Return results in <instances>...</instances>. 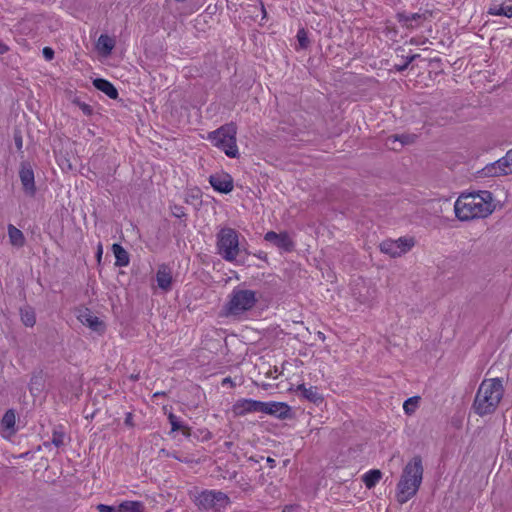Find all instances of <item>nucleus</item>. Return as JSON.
I'll return each mask as SVG.
<instances>
[{"instance_id":"nucleus-15","label":"nucleus","mask_w":512,"mask_h":512,"mask_svg":"<svg viewBox=\"0 0 512 512\" xmlns=\"http://www.w3.org/2000/svg\"><path fill=\"white\" fill-rule=\"evenodd\" d=\"M258 400L240 399L233 405V412L238 416L258 412Z\"/></svg>"},{"instance_id":"nucleus-42","label":"nucleus","mask_w":512,"mask_h":512,"mask_svg":"<svg viewBox=\"0 0 512 512\" xmlns=\"http://www.w3.org/2000/svg\"><path fill=\"white\" fill-rule=\"evenodd\" d=\"M102 254H103V246L99 242L97 245V251H96V258H97L98 263L101 262Z\"/></svg>"},{"instance_id":"nucleus-27","label":"nucleus","mask_w":512,"mask_h":512,"mask_svg":"<svg viewBox=\"0 0 512 512\" xmlns=\"http://www.w3.org/2000/svg\"><path fill=\"white\" fill-rule=\"evenodd\" d=\"M20 316L23 324L27 327H33L36 323L35 312L31 307L20 309Z\"/></svg>"},{"instance_id":"nucleus-21","label":"nucleus","mask_w":512,"mask_h":512,"mask_svg":"<svg viewBox=\"0 0 512 512\" xmlns=\"http://www.w3.org/2000/svg\"><path fill=\"white\" fill-rule=\"evenodd\" d=\"M271 415L275 416L279 419H287L290 418L291 413V407L287 405L284 402H273V405H271Z\"/></svg>"},{"instance_id":"nucleus-41","label":"nucleus","mask_w":512,"mask_h":512,"mask_svg":"<svg viewBox=\"0 0 512 512\" xmlns=\"http://www.w3.org/2000/svg\"><path fill=\"white\" fill-rule=\"evenodd\" d=\"M125 425L129 426V427H133L134 426V423H133V415L131 412H128L126 414V417H125V421H124Z\"/></svg>"},{"instance_id":"nucleus-32","label":"nucleus","mask_w":512,"mask_h":512,"mask_svg":"<svg viewBox=\"0 0 512 512\" xmlns=\"http://www.w3.org/2000/svg\"><path fill=\"white\" fill-rule=\"evenodd\" d=\"M297 40L299 49H307L309 47L310 41L308 38V33L304 28L298 30Z\"/></svg>"},{"instance_id":"nucleus-44","label":"nucleus","mask_w":512,"mask_h":512,"mask_svg":"<svg viewBox=\"0 0 512 512\" xmlns=\"http://www.w3.org/2000/svg\"><path fill=\"white\" fill-rule=\"evenodd\" d=\"M266 462L270 465V467H274L275 465V460L271 457H267Z\"/></svg>"},{"instance_id":"nucleus-23","label":"nucleus","mask_w":512,"mask_h":512,"mask_svg":"<svg viewBox=\"0 0 512 512\" xmlns=\"http://www.w3.org/2000/svg\"><path fill=\"white\" fill-rule=\"evenodd\" d=\"M8 236L10 243L16 247H23L25 244V236L21 230L16 228L14 225H8Z\"/></svg>"},{"instance_id":"nucleus-2","label":"nucleus","mask_w":512,"mask_h":512,"mask_svg":"<svg viewBox=\"0 0 512 512\" xmlns=\"http://www.w3.org/2000/svg\"><path fill=\"white\" fill-rule=\"evenodd\" d=\"M504 391L502 379H484L477 389L472 404L473 411L480 417L493 414L503 398Z\"/></svg>"},{"instance_id":"nucleus-38","label":"nucleus","mask_w":512,"mask_h":512,"mask_svg":"<svg viewBox=\"0 0 512 512\" xmlns=\"http://www.w3.org/2000/svg\"><path fill=\"white\" fill-rule=\"evenodd\" d=\"M172 214H173V216H175L177 218H182V217L186 216V213L184 211V207H182L180 205H174L172 207Z\"/></svg>"},{"instance_id":"nucleus-9","label":"nucleus","mask_w":512,"mask_h":512,"mask_svg":"<svg viewBox=\"0 0 512 512\" xmlns=\"http://www.w3.org/2000/svg\"><path fill=\"white\" fill-rule=\"evenodd\" d=\"M414 245L413 239L399 238L397 240L387 239L380 243V250L393 258L400 257L408 252Z\"/></svg>"},{"instance_id":"nucleus-40","label":"nucleus","mask_w":512,"mask_h":512,"mask_svg":"<svg viewBox=\"0 0 512 512\" xmlns=\"http://www.w3.org/2000/svg\"><path fill=\"white\" fill-rule=\"evenodd\" d=\"M42 53L46 60L50 61L54 58V50L50 47H44Z\"/></svg>"},{"instance_id":"nucleus-48","label":"nucleus","mask_w":512,"mask_h":512,"mask_svg":"<svg viewBox=\"0 0 512 512\" xmlns=\"http://www.w3.org/2000/svg\"><path fill=\"white\" fill-rule=\"evenodd\" d=\"M161 395H163V393L157 392L154 394V397L161 396Z\"/></svg>"},{"instance_id":"nucleus-28","label":"nucleus","mask_w":512,"mask_h":512,"mask_svg":"<svg viewBox=\"0 0 512 512\" xmlns=\"http://www.w3.org/2000/svg\"><path fill=\"white\" fill-rule=\"evenodd\" d=\"M144 505L139 501H124L119 505V512H144Z\"/></svg>"},{"instance_id":"nucleus-11","label":"nucleus","mask_w":512,"mask_h":512,"mask_svg":"<svg viewBox=\"0 0 512 512\" xmlns=\"http://www.w3.org/2000/svg\"><path fill=\"white\" fill-rule=\"evenodd\" d=\"M77 318L79 321L89 327L91 330L102 334L105 331V323L95 316L92 311L88 308H82L78 311Z\"/></svg>"},{"instance_id":"nucleus-20","label":"nucleus","mask_w":512,"mask_h":512,"mask_svg":"<svg viewBox=\"0 0 512 512\" xmlns=\"http://www.w3.org/2000/svg\"><path fill=\"white\" fill-rule=\"evenodd\" d=\"M112 251L116 258L115 266L125 267L129 264L130 258L128 252L118 243L112 245Z\"/></svg>"},{"instance_id":"nucleus-30","label":"nucleus","mask_w":512,"mask_h":512,"mask_svg":"<svg viewBox=\"0 0 512 512\" xmlns=\"http://www.w3.org/2000/svg\"><path fill=\"white\" fill-rule=\"evenodd\" d=\"M15 422H16L15 411L13 409L7 410L2 417V421H1L2 426L8 430H14Z\"/></svg>"},{"instance_id":"nucleus-45","label":"nucleus","mask_w":512,"mask_h":512,"mask_svg":"<svg viewBox=\"0 0 512 512\" xmlns=\"http://www.w3.org/2000/svg\"><path fill=\"white\" fill-rule=\"evenodd\" d=\"M237 475H238L237 471H233V472H231L229 474V479L230 480H236L237 479Z\"/></svg>"},{"instance_id":"nucleus-49","label":"nucleus","mask_w":512,"mask_h":512,"mask_svg":"<svg viewBox=\"0 0 512 512\" xmlns=\"http://www.w3.org/2000/svg\"><path fill=\"white\" fill-rule=\"evenodd\" d=\"M359 299H360V301H361V302H363V303L367 301V298H363V299H362V298H359Z\"/></svg>"},{"instance_id":"nucleus-13","label":"nucleus","mask_w":512,"mask_h":512,"mask_svg":"<svg viewBox=\"0 0 512 512\" xmlns=\"http://www.w3.org/2000/svg\"><path fill=\"white\" fill-rule=\"evenodd\" d=\"M209 183L214 188V190L220 193H229L233 190V179L227 173H216L210 175Z\"/></svg>"},{"instance_id":"nucleus-7","label":"nucleus","mask_w":512,"mask_h":512,"mask_svg":"<svg viewBox=\"0 0 512 512\" xmlns=\"http://www.w3.org/2000/svg\"><path fill=\"white\" fill-rule=\"evenodd\" d=\"M256 302L257 297L254 291L234 289L226 307L230 315H239L253 308Z\"/></svg>"},{"instance_id":"nucleus-31","label":"nucleus","mask_w":512,"mask_h":512,"mask_svg":"<svg viewBox=\"0 0 512 512\" xmlns=\"http://www.w3.org/2000/svg\"><path fill=\"white\" fill-rule=\"evenodd\" d=\"M419 400L420 397L418 396L408 398L403 404L405 413L408 415L413 414L418 406Z\"/></svg>"},{"instance_id":"nucleus-39","label":"nucleus","mask_w":512,"mask_h":512,"mask_svg":"<svg viewBox=\"0 0 512 512\" xmlns=\"http://www.w3.org/2000/svg\"><path fill=\"white\" fill-rule=\"evenodd\" d=\"M14 143L17 150L21 152L23 147V138L21 133L18 131L14 133Z\"/></svg>"},{"instance_id":"nucleus-18","label":"nucleus","mask_w":512,"mask_h":512,"mask_svg":"<svg viewBox=\"0 0 512 512\" xmlns=\"http://www.w3.org/2000/svg\"><path fill=\"white\" fill-rule=\"evenodd\" d=\"M488 14L512 18V0H504L501 4L492 3Z\"/></svg>"},{"instance_id":"nucleus-1","label":"nucleus","mask_w":512,"mask_h":512,"mask_svg":"<svg viewBox=\"0 0 512 512\" xmlns=\"http://www.w3.org/2000/svg\"><path fill=\"white\" fill-rule=\"evenodd\" d=\"M494 209L493 194L487 190L462 193L454 204L455 215L460 221L486 218Z\"/></svg>"},{"instance_id":"nucleus-29","label":"nucleus","mask_w":512,"mask_h":512,"mask_svg":"<svg viewBox=\"0 0 512 512\" xmlns=\"http://www.w3.org/2000/svg\"><path fill=\"white\" fill-rule=\"evenodd\" d=\"M65 432L62 426H57L53 429L51 442L57 448L64 446L65 444Z\"/></svg>"},{"instance_id":"nucleus-37","label":"nucleus","mask_w":512,"mask_h":512,"mask_svg":"<svg viewBox=\"0 0 512 512\" xmlns=\"http://www.w3.org/2000/svg\"><path fill=\"white\" fill-rule=\"evenodd\" d=\"M98 512H119V505L117 507L109 506L105 504L97 505Z\"/></svg>"},{"instance_id":"nucleus-6","label":"nucleus","mask_w":512,"mask_h":512,"mask_svg":"<svg viewBox=\"0 0 512 512\" xmlns=\"http://www.w3.org/2000/svg\"><path fill=\"white\" fill-rule=\"evenodd\" d=\"M195 505L206 512H224L231 504L229 496L219 490H203L194 500Z\"/></svg>"},{"instance_id":"nucleus-3","label":"nucleus","mask_w":512,"mask_h":512,"mask_svg":"<svg viewBox=\"0 0 512 512\" xmlns=\"http://www.w3.org/2000/svg\"><path fill=\"white\" fill-rule=\"evenodd\" d=\"M423 464L419 455L414 456L403 468L397 483L396 498L400 504H404L414 497L423 480Z\"/></svg>"},{"instance_id":"nucleus-46","label":"nucleus","mask_w":512,"mask_h":512,"mask_svg":"<svg viewBox=\"0 0 512 512\" xmlns=\"http://www.w3.org/2000/svg\"><path fill=\"white\" fill-rule=\"evenodd\" d=\"M258 258L260 259H263V260H266L267 259V255L266 253L264 252H260L258 255H257Z\"/></svg>"},{"instance_id":"nucleus-17","label":"nucleus","mask_w":512,"mask_h":512,"mask_svg":"<svg viewBox=\"0 0 512 512\" xmlns=\"http://www.w3.org/2000/svg\"><path fill=\"white\" fill-rule=\"evenodd\" d=\"M156 280L158 287L162 290L169 291L171 289L172 274L170 268L167 265L163 264L159 266L156 273Z\"/></svg>"},{"instance_id":"nucleus-51","label":"nucleus","mask_w":512,"mask_h":512,"mask_svg":"<svg viewBox=\"0 0 512 512\" xmlns=\"http://www.w3.org/2000/svg\"><path fill=\"white\" fill-rule=\"evenodd\" d=\"M250 461H256L253 457L249 458Z\"/></svg>"},{"instance_id":"nucleus-25","label":"nucleus","mask_w":512,"mask_h":512,"mask_svg":"<svg viewBox=\"0 0 512 512\" xmlns=\"http://www.w3.org/2000/svg\"><path fill=\"white\" fill-rule=\"evenodd\" d=\"M382 473L378 469H372L365 473L362 480L368 489L373 488L381 479Z\"/></svg>"},{"instance_id":"nucleus-50","label":"nucleus","mask_w":512,"mask_h":512,"mask_svg":"<svg viewBox=\"0 0 512 512\" xmlns=\"http://www.w3.org/2000/svg\"><path fill=\"white\" fill-rule=\"evenodd\" d=\"M225 445H226L227 447H230V446L232 445V443H231V442H226V443H225Z\"/></svg>"},{"instance_id":"nucleus-5","label":"nucleus","mask_w":512,"mask_h":512,"mask_svg":"<svg viewBox=\"0 0 512 512\" xmlns=\"http://www.w3.org/2000/svg\"><path fill=\"white\" fill-rule=\"evenodd\" d=\"M217 253L227 262H234L241 252L239 233L229 227L219 230L216 235Z\"/></svg>"},{"instance_id":"nucleus-12","label":"nucleus","mask_w":512,"mask_h":512,"mask_svg":"<svg viewBox=\"0 0 512 512\" xmlns=\"http://www.w3.org/2000/svg\"><path fill=\"white\" fill-rule=\"evenodd\" d=\"M264 239L286 252L292 251L294 247V243L287 232L276 233L269 231L265 234Z\"/></svg>"},{"instance_id":"nucleus-19","label":"nucleus","mask_w":512,"mask_h":512,"mask_svg":"<svg viewBox=\"0 0 512 512\" xmlns=\"http://www.w3.org/2000/svg\"><path fill=\"white\" fill-rule=\"evenodd\" d=\"M93 85L96 89L106 94L109 98H118V91L110 81L103 78H97L93 80Z\"/></svg>"},{"instance_id":"nucleus-47","label":"nucleus","mask_w":512,"mask_h":512,"mask_svg":"<svg viewBox=\"0 0 512 512\" xmlns=\"http://www.w3.org/2000/svg\"><path fill=\"white\" fill-rule=\"evenodd\" d=\"M226 383H232V380L230 377H226L223 379L222 384H226Z\"/></svg>"},{"instance_id":"nucleus-8","label":"nucleus","mask_w":512,"mask_h":512,"mask_svg":"<svg viewBox=\"0 0 512 512\" xmlns=\"http://www.w3.org/2000/svg\"><path fill=\"white\" fill-rule=\"evenodd\" d=\"M486 177H498L512 174V148L497 161L486 165L483 170Z\"/></svg>"},{"instance_id":"nucleus-26","label":"nucleus","mask_w":512,"mask_h":512,"mask_svg":"<svg viewBox=\"0 0 512 512\" xmlns=\"http://www.w3.org/2000/svg\"><path fill=\"white\" fill-rule=\"evenodd\" d=\"M298 389L302 391L304 398L315 404L323 401V397L318 393L317 388L315 387L306 388L304 385H300Z\"/></svg>"},{"instance_id":"nucleus-35","label":"nucleus","mask_w":512,"mask_h":512,"mask_svg":"<svg viewBox=\"0 0 512 512\" xmlns=\"http://www.w3.org/2000/svg\"><path fill=\"white\" fill-rule=\"evenodd\" d=\"M271 405H273V402H262V401H259L258 412L271 415V408H272Z\"/></svg>"},{"instance_id":"nucleus-4","label":"nucleus","mask_w":512,"mask_h":512,"mask_svg":"<svg viewBox=\"0 0 512 512\" xmlns=\"http://www.w3.org/2000/svg\"><path fill=\"white\" fill-rule=\"evenodd\" d=\"M236 134L237 126L235 123L231 122L210 132L208 139L214 146L222 149L228 157L237 158L239 151L236 144Z\"/></svg>"},{"instance_id":"nucleus-36","label":"nucleus","mask_w":512,"mask_h":512,"mask_svg":"<svg viewBox=\"0 0 512 512\" xmlns=\"http://www.w3.org/2000/svg\"><path fill=\"white\" fill-rule=\"evenodd\" d=\"M236 484L244 492H248L252 489L250 482L244 477L237 479Z\"/></svg>"},{"instance_id":"nucleus-16","label":"nucleus","mask_w":512,"mask_h":512,"mask_svg":"<svg viewBox=\"0 0 512 512\" xmlns=\"http://www.w3.org/2000/svg\"><path fill=\"white\" fill-rule=\"evenodd\" d=\"M398 22L406 27V28H415L420 25L421 20H425V14L420 13H411L407 14L406 12H399L396 15Z\"/></svg>"},{"instance_id":"nucleus-10","label":"nucleus","mask_w":512,"mask_h":512,"mask_svg":"<svg viewBox=\"0 0 512 512\" xmlns=\"http://www.w3.org/2000/svg\"><path fill=\"white\" fill-rule=\"evenodd\" d=\"M19 178L23 186L24 192L33 197L36 194V185L34 171L31 164L27 161H23L20 164Z\"/></svg>"},{"instance_id":"nucleus-33","label":"nucleus","mask_w":512,"mask_h":512,"mask_svg":"<svg viewBox=\"0 0 512 512\" xmlns=\"http://www.w3.org/2000/svg\"><path fill=\"white\" fill-rule=\"evenodd\" d=\"M419 55L418 54H415V55H411V56H408L402 63L400 64H395L394 68L399 71V72H402L404 71L405 69L408 68L409 64L414 61L416 58H418Z\"/></svg>"},{"instance_id":"nucleus-34","label":"nucleus","mask_w":512,"mask_h":512,"mask_svg":"<svg viewBox=\"0 0 512 512\" xmlns=\"http://www.w3.org/2000/svg\"><path fill=\"white\" fill-rule=\"evenodd\" d=\"M73 103L76 104L85 115L89 116L92 114L93 109L89 104H86L84 102H81L79 99H74Z\"/></svg>"},{"instance_id":"nucleus-24","label":"nucleus","mask_w":512,"mask_h":512,"mask_svg":"<svg viewBox=\"0 0 512 512\" xmlns=\"http://www.w3.org/2000/svg\"><path fill=\"white\" fill-rule=\"evenodd\" d=\"M168 420H169V423L171 424L172 432L181 431L185 437L189 438L191 436L190 427H188L187 425H185L181 421H179L177 416H175L173 413H170L168 415Z\"/></svg>"},{"instance_id":"nucleus-14","label":"nucleus","mask_w":512,"mask_h":512,"mask_svg":"<svg viewBox=\"0 0 512 512\" xmlns=\"http://www.w3.org/2000/svg\"><path fill=\"white\" fill-rule=\"evenodd\" d=\"M416 140L414 134H401L391 135L387 138L386 145L392 150H400L402 147L408 144H412Z\"/></svg>"},{"instance_id":"nucleus-22","label":"nucleus","mask_w":512,"mask_h":512,"mask_svg":"<svg viewBox=\"0 0 512 512\" xmlns=\"http://www.w3.org/2000/svg\"><path fill=\"white\" fill-rule=\"evenodd\" d=\"M115 46V40L108 36L107 34H101L97 41V49L103 55L111 54L113 48Z\"/></svg>"},{"instance_id":"nucleus-43","label":"nucleus","mask_w":512,"mask_h":512,"mask_svg":"<svg viewBox=\"0 0 512 512\" xmlns=\"http://www.w3.org/2000/svg\"><path fill=\"white\" fill-rule=\"evenodd\" d=\"M8 50V46L0 41V55L6 53Z\"/></svg>"}]
</instances>
